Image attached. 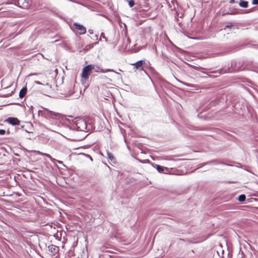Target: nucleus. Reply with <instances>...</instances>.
Masks as SVG:
<instances>
[{"instance_id": "f257e3e1", "label": "nucleus", "mask_w": 258, "mask_h": 258, "mask_svg": "<svg viewBox=\"0 0 258 258\" xmlns=\"http://www.w3.org/2000/svg\"><path fill=\"white\" fill-rule=\"evenodd\" d=\"M45 115L47 117L53 120L59 119V118L63 117V115L61 114L49 110H46Z\"/></svg>"}, {"instance_id": "f03ea898", "label": "nucleus", "mask_w": 258, "mask_h": 258, "mask_svg": "<svg viewBox=\"0 0 258 258\" xmlns=\"http://www.w3.org/2000/svg\"><path fill=\"white\" fill-rule=\"evenodd\" d=\"M76 125L78 129L81 131H84L87 128V123L86 121L82 118H78L76 121Z\"/></svg>"}, {"instance_id": "7ed1b4c3", "label": "nucleus", "mask_w": 258, "mask_h": 258, "mask_svg": "<svg viewBox=\"0 0 258 258\" xmlns=\"http://www.w3.org/2000/svg\"><path fill=\"white\" fill-rule=\"evenodd\" d=\"M92 64H89L86 66L83 69V72L82 73V77L85 80L87 79L91 73V71L92 70Z\"/></svg>"}, {"instance_id": "20e7f679", "label": "nucleus", "mask_w": 258, "mask_h": 258, "mask_svg": "<svg viewBox=\"0 0 258 258\" xmlns=\"http://www.w3.org/2000/svg\"><path fill=\"white\" fill-rule=\"evenodd\" d=\"M146 62L145 60H140L136 62L131 63V65L134 66L136 70H139L140 71H143L144 67L146 66Z\"/></svg>"}, {"instance_id": "39448f33", "label": "nucleus", "mask_w": 258, "mask_h": 258, "mask_svg": "<svg viewBox=\"0 0 258 258\" xmlns=\"http://www.w3.org/2000/svg\"><path fill=\"white\" fill-rule=\"evenodd\" d=\"M6 121L13 125H19L20 124V120L15 117H9L6 120Z\"/></svg>"}, {"instance_id": "423d86ee", "label": "nucleus", "mask_w": 258, "mask_h": 258, "mask_svg": "<svg viewBox=\"0 0 258 258\" xmlns=\"http://www.w3.org/2000/svg\"><path fill=\"white\" fill-rule=\"evenodd\" d=\"M74 26L76 27V28L78 30H80L79 34L82 35L86 33V29L85 27H84L83 25H80L79 24H78L77 23H75L74 24Z\"/></svg>"}, {"instance_id": "0eeeda50", "label": "nucleus", "mask_w": 258, "mask_h": 258, "mask_svg": "<svg viewBox=\"0 0 258 258\" xmlns=\"http://www.w3.org/2000/svg\"><path fill=\"white\" fill-rule=\"evenodd\" d=\"M18 4L23 9H28L29 6L28 2L26 0H18Z\"/></svg>"}, {"instance_id": "6e6552de", "label": "nucleus", "mask_w": 258, "mask_h": 258, "mask_svg": "<svg viewBox=\"0 0 258 258\" xmlns=\"http://www.w3.org/2000/svg\"><path fill=\"white\" fill-rule=\"evenodd\" d=\"M27 91V88L23 87L20 91V93H19L20 98H23L26 94Z\"/></svg>"}, {"instance_id": "1a4fd4ad", "label": "nucleus", "mask_w": 258, "mask_h": 258, "mask_svg": "<svg viewBox=\"0 0 258 258\" xmlns=\"http://www.w3.org/2000/svg\"><path fill=\"white\" fill-rule=\"evenodd\" d=\"M92 70H94L96 72H102V69L99 66L92 64Z\"/></svg>"}, {"instance_id": "9d476101", "label": "nucleus", "mask_w": 258, "mask_h": 258, "mask_svg": "<svg viewBox=\"0 0 258 258\" xmlns=\"http://www.w3.org/2000/svg\"><path fill=\"white\" fill-rule=\"evenodd\" d=\"M239 5L241 7L246 8L248 7V2L246 1H241Z\"/></svg>"}, {"instance_id": "9b49d317", "label": "nucleus", "mask_w": 258, "mask_h": 258, "mask_svg": "<svg viewBox=\"0 0 258 258\" xmlns=\"http://www.w3.org/2000/svg\"><path fill=\"white\" fill-rule=\"evenodd\" d=\"M246 199V196L244 195H241L238 197V201L240 202H244Z\"/></svg>"}, {"instance_id": "f8f14e48", "label": "nucleus", "mask_w": 258, "mask_h": 258, "mask_svg": "<svg viewBox=\"0 0 258 258\" xmlns=\"http://www.w3.org/2000/svg\"><path fill=\"white\" fill-rule=\"evenodd\" d=\"M42 154L44 156H45L46 157H48V158L50 159V160L52 161V162H54V161H56V159L53 158L49 154H47V153H42Z\"/></svg>"}, {"instance_id": "ddd939ff", "label": "nucleus", "mask_w": 258, "mask_h": 258, "mask_svg": "<svg viewBox=\"0 0 258 258\" xmlns=\"http://www.w3.org/2000/svg\"><path fill=\"white\" fill-rule=\"evenodd\" d=\"M156 168L159 172L161 173L164 171V168L159 165H156Z\"/></svg>"}, {"instance_id": "4468645a", "label": "nucleus", "mask_w": 258, "mask_h": 258, "mask_svg": "<svg viewBox=\"0 0 258 258\" xmlns=\"http://www.w3.org/2000/svg\"><path fill=\"white\" fill-rule=\"evenodd\" d=\"M107 157H108V159L110 161H113L114 160V158L111 153L107 152Z\"/></svg>"}, {"instance_id": "2eb2a0df", "label": "nucleus", "mask_w": 258, "mask_h": 258, "mask_svg": "<svg viewBox=\"0 0 258 258\" xmlns=\"http://www.w3.org/2000/svg\"><path fill=\"white\" fill-rule=\"evenodd\" d=\"M109 72H114V71L113 70H111V69H105V70H104L102 69V73H103Z\"/></svg>"}, {"instance_id": "dca6fc26", "label": "nucleus", "mask_w": 258, "mask_h": 258, "mask_svg": "<svg viewBox=\"0 0 258 258\" xmlns=\"http://www.w3.org/2000/svg\"><path fill=\"white\" fill-rule=\"evenodd\" d=\"M134 5L135 3L133 0H130L128 1V5L131 8L133 7L134 6Z\"/></svg>"}, {"instance_id": "f3484780", "label": "nucleus", "mask_w": 258, "mask_h": 258, "mask_svg": "<svg viewBox=\"0 0 258 258\" xmlns=\"http://www.w3.org/2000/svg\"><path fill=\"white\" fill-rule=\"evenodd\" d=\"M101 38L104 39L105 40V41L106 42H107V39L106 38V37L105 36L104 34L103 33H101V36H100V39H101Z\"/></svg>"}, {"instance_id": "a211bd4d", "label": "nucleus", "mask_w": 258, "mask_h": 258, "mask_svg": "<svg viewBox=\"0 0 258 258\" xmlns=\"http://www.w3.org/2000/svg\"><path fill=\"white\" fill-rule=\"evenodd\" d=\"M93 47V44L87 45L85 48V50H88L89 49Z\"/></svg>"}, {"instance_id": "6ab92c4d", "label": "nucleus", "mask_w": 258, "mask_h": 258, "mask_svg": "<svg viewBox=\"0 0 258 258\" xmlns=\"http://www.w3.org/2000/svg\"><path fill=\"white\" fill-rule=\"evenodd\" d=\"M6 131L4 130H0V135H3L5 134Z\"/></svg>"}, {"instance_id": "aec40b11", "label": "nucleus", "mask_w": 258, "mask_h": 258, "mask_svg": "<svg viewBox=\"0 0 258 258\" xmlns=\"http://www.w3.org/2000/svg\"><path fill=\"white\" fill-rule=\"evenodd\" d=\"M252 4L253 5H258V0H253Z\"/></svg>"}, {"instance_id": "412c9836", "label": "nucleus", "mask_w": 258, "mask_h": 258, "mask_svg": "<svg viewBox=\"0 0 258 258\" xmlns=\"http://www.w3.org/2000/svg\"><path fill=\"white\" fill-rule=\"evenodd\" d=\"M34 83L36 84H39V85H44L43 83H42V82H40V81H35L34 82Z\"/></svg>"}, {"instance_id": "4be33fe9", "label": "nucleus", "mask_w": 258, "mask_h": 258, "mask_svg": "<svg viewBox=\"0 0 258 258\" xmlns=\"http://www.w3.org/2000/svg\"><path fill=\"white\" fill-rule=\"evenodd\" d=\"M88 32H89L90 34H93V30L92 29H89V30H88Z\"/></svg>"}, {"instance_id": "5701e85b", "label": "nucleus", "mask_w": 258, "mask_h": 258, "mask_svg": "<svg viewBox=\"0 0 258 258\" xmlns=\"http://www.w3.org/2000/svg\"><path fill=\"white\" fill-rule=\"evenodd\" d=\"M41 77L39 79H41L42 81V82H44V81L42 80L41 78H45L46 76L44 75H41Z\"/></svg>"}, {"instance_id": "b1692460", "label": "nucleus", "mask_w": 258, "mask_h": 258, "mask_svg": "<svg viewBox=\"0 0 258 258\" xmlns=\"http://www.w3.org/2000/svg\"><path fill=\"white\" fill-rule=\"evenodd\" d=\"M229 3L230 4H234L235 3V1L234 0H229Z\"/></svg>"}, {"instance_id": "393cba45", "label": "nucleus", "mask_w": 258, "mask_h": 258, "mask_svg": "<svg viewBox=\"0 0 258 258\" xmlns=\"http://www.w3.org/2000/svg\"><path fill=\"white\" fill-rule=\"evenodd\" d=\"M52 248H53V250H55L56 249V247L54 246L53 245H52L51 247V250L52 251Z\"/></svg>"}, {"instance_id": "a878e982", "label": "nucleus", "mask_w": 258, "mask_h": 258, "mask_svg": "<svg viewBox=\"0 0 258 258\" xmlns=\"http://www.w3.org/2000/svg\"><path fill=\"white\" fill-rule=\"evenodd\" d=\"M86 156L89 157L90 159H91V160H92V161L93 160L92 157L90 155L86 154Z\"/></svg>"}, {"instance_id": "bb28decb", "label": "nucleus", "mask_w": 258, "mask_h": 258, "mask_svg": "<svg viewBox=\"0 0 258 258\" xmlns=\"http://www.w3.org/2000/svg\"><path fill=\"white\" fill-rule=\"evenodd\" d=\"M56 161L58 162V163H60V164L62 163V161H61L56 160Z\"/></svg>"}, {"instance_id": "cd10ccee", "label": "nucleus", "mask_w": 258, "mask_h": 258, "mask_svg": "<svg viewBox=\"0 0 258 258\" xmlns=\"http://www.w3.org/2000/svg\"><path fill=\"white\" fill-rule=\"evenodd\" d=\"M213 162H214V161H210V162H209V163H213Z\"/></svg>"}]
</instances>
